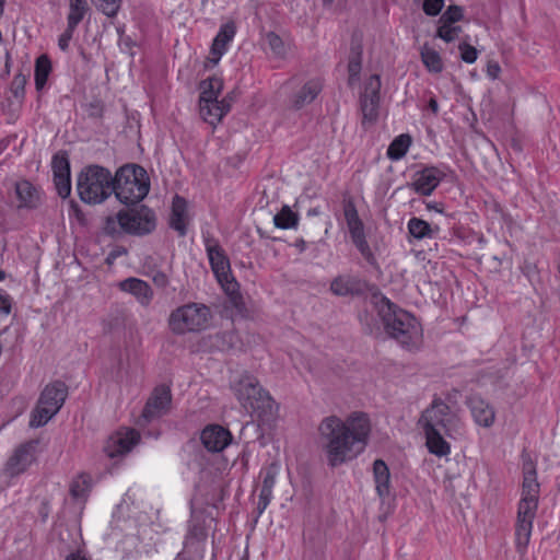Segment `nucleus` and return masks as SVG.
Returning <instances> with one entry per match:
<instances>
[{
	"label": "nucleus",
	"instance_id": "54",
	"mask_svg": "<svg viewBox=\"0 0 560 560\" xmlns=\"http://www.w3.org/2000/svg\"><path fill=\"white\" fill-rule=\"evenodd\" d=\"M427 209L442 212V210L435 203L432 202L427 203Z\"/></svg>",
	"mask_w": 560,
	"mask_h": 560
},
{
	"label": "nucleus",
	"instance_id": "37",
	"mask_svg": "<svg viewBox=\"0 0 560 560\" xmlns=\"http://www.w3.org/2000/svg\"><path fill=\"white\" fill-rule=\"evenodd\" d=\"M51 70L50 60L47 56H39L35 65V84L37 89H42L48 79Z\"/></svg>",
	"mask_w": 560,
	"mask_h": 560
},
{
	"label": "nucleus",
	"instance_id": "36",
	"mask_svg": "<svg viewBox=\"0 0 560 560\" xmlns=\"http://www.w3.org/2000/svg\"><path fill=\"white\" fill-rule=\"evenodd\" d=\"M330 290L336 295H348L354 293L357 288V281L349 277H337L332 280L330 284Z\"/></svg>",
	"mask_w": 560,
	"mask_h": 560
},
{
	"label": "nucleus",
	"instance_id": "11",
	"mask_svg": "<svg viewBox=\"0 0 560 560\" xmlns=\"http://www.w3.org/2000/svg\"><path fill=\"white\" fill-rule=\"evenodd\" d=\"M116 223L124 232L139 235L147 234L155 228V215L147 208L119 211L115 218L107 219L106 229L109 232H116Z\"/></svg>",
	"mask_w": 560,
	"mask_h": 560
},
{
	"label": "nucleus",
	"instance_id": "38",
	"mask_svg": "<svg viewBox=\"0 0 560 560\" xmlns=\"http://www.w3.org/2000/svg\"><path fill=\"white\" fill-rule=\"evenodd\" d=\"M56 412L51 411L48 407L37 402L36 407L31 413L30 427L39 428L45 425Z\"/></svg>",
	"mask_w": 560,
	"mask_h": 560
},
{
	"label": "nucleus",
	"instance_id": "16",
	"mask_svg": "<svg viewBox=\"0 0 560 560\" xmlns=\"http://www.w3.org/2000/svg\"><path fill=\"white\" fill-rule=\"evenodd\" d=\"M380 88L381 81L377 75H372L365 84L361 98L362 114L365 121L372 122L377 117Z\"/></svg>",
	"mask_w": 560,
	"mask_h": 560
},
{
	"label": "nucleus",
	"instance_id": "30",
	"mask_svg": "<svg viewBox=\"0 0 560 560\" xmlns=\"http://www.w3.org/2000/svg\"><path fill=\"white\" fill-rule=\"evenodd\" d=\"M407 229L409 234L416 240L432 238L440 231L439 226H432L427 221L416 217L409 219Z\"/></svg>",
	"mask_w": 560,
	"mask_h": 560
},
{
	"label": "nucleus",
	"instance_id": "26",
	"mask_svg": "<svg viewBox=\"0 0 560 560\" xmlns=\"http://www.w3.org/2000/svg\"><path fill=\"white\" fill-rule=\"evenodd\" d=\"M19 207L35 208L40 202L39 190L28 180H20L15 185Z\"/></svg>",
	"mask_w": 560,
	"mask_h": 560
},
{
	"label": "nucleus",
	"instance_id": "53",
	"mask_svg": "<svg viewBox=\"0 0 560 560\" xmlns=\"http://www.w3.org/2000/svg\"><path fill=\"white\" fill-rule=\"evenodd\" d=\"M429 107L431 108V110H432L434 114H436V113L439 112V105H438L436 100L431 98V100L429 101Z\"/></svg>",
	"mask_w": 560,
	"mask_h": 560
},
{
	"label": "nucleus",
	"instance_id": "48",
	"mask_svg": "<svg viewBox=\"0 0 560 560\" xmlns=\"http://www.w3.org/2000/svg\"><path fill=\"white\" fill-rule=\"evenodd\" d=\"M11 300L8 294L0 293V318L7 317L11 312Z\"/></svg>",
	"mask_w": 560,
	"mask_h": 560
},
{
	"label": "nucleus",
	"instance_id": "28",
	"mask_svg": "<svg viewBox=\"0 0 560 560\" xmlns=\"http://www.w3.org/2000/svg\"><path fill=\"white\" fill-rule=\"evenodd\" d=\"M235 33L236 28L233 22L222 24L212 42V52L215 56H223L228 51L229 44L233 40Z\"/></svg>",
	"mask_w": 560,
	"mask_h": 560
},
{
	"label": "nucleus",
	"instance_id": "47",
	"mask_svg": "<svg viewBox=\"0 0 560 560\" xmlns=\"http://www.w3.org/2000/svg\"><path fill=\"white\" fill-rule=\"evenodd\" d=\"M77 27H70L67 23V30L59 36L58 46L61 50H67L72 38L73 32Z\"/></svg>",
	"mask_w": 560,
	"mask_h": 560
},
{
	"label": "nucleus",
	"instance_id": "41",
	"mask_svg": "<svg viewBox=\"0 0 560 560\" xmlns=\"http://www.w3.org/2000/svg\"><path fill=\"white\" fill-rule=\"evenodd\" d=\"M121 1L122 0H97L95 4L105 15L113 18L117 15Z\"/></svg>",
	"mask_w": 560,
	"mask_h": 560
},
{
	"label": "nucleus",
	"instance_id": "2",
	"mask_svg": "<svg viewBox=\"0 0 560 560\" xmlns=\"http://www.w3.org/2000/svg\"><path fill=\"white\" fill-rule=\"evenodd\" d=\"M419 425L425 438V446L436 457H447L452 452L446 438L458 439L465 434V425L460 417L441 398L432 400L423 410Z\"/></svg>",
	"mask_w": 560,
	"mask_h": 560
},
{
	"label": "nucleus",
	"instance_id": "5",
	"mask_svg": "<svg viewBox=\"0 0 560 560\" xmlns=\"http://www.w3.org/2000/svg\"><path fill=\"white\" fill-rule=\"evenodd\" d=\"M377 308L387 332L398 342L408 348L421 343L422 327L411 313L398 308L385 296L377 301Z\"/></svg>",
	"mask_w": 560,
	"mask_h": 560
},
{
	"label": "nucleus",
	"instance_id": "9",
	"mask_svg": "<svg viewBox=\"0 0 560 560\" xmlns=\"http://www.w3.org/2000/svg\"><path fill=\"white\" fill-rule=\"evenodd\" d=\"M205 247L218 282L225 293L235 300L238 295V284L232 276L230 260L223 248L217 240L211 237L205 240Z\"/></svg>",
	"mask_w": 560,
	"mask_h": 560
},
{
	"label": "nucleus",
	"instance_id": "24",
	"mask_svg": "<svg viewBox=\"0 0 560 560\" xmlns=\"http://www.w3.org/2000/svg\"><path fill=\"white\" fill-rule=\"evenodd\" d=\"M469 408L476 424L490 428L495 420V412L493 408L483 399L479 397H472L469 400Z\"/></svg>",
	"mask_w": 560,
	"mask_h": 560
},
{
	"label": "nucleus",
	"instance_id": "35",
	"mask_svg": "<svg viewBox=\"0 0 560 560\" xmlns=\"http://www.w3.org/2000/svg\"><path fill=\"white\" fill-rule=\"evenodd\" d=\"M91 489V477L86 474L75 476L70 483V493L74 499H84Z\"/></svg>",
	"mask_w": 560,
	"mask_h": 560
},
{
	"label": "nucleus",
	"instance_id": "17",
	"mask_svg": "<svg viewBox=\"0 0 560 560\" xmlns=\"http://www.w3.org/2000/svg\"><path fill=\"white\" fill-rule=\"evenodd\" d=\"M171 401L172 396L170 388L166 386L156 387L143 409V418L150 421L161 417L170 409Z\"/></svg>",
	"mask_w": 560,
	"mask_h": 560
},
{
	"label": "nucleus",
	"instance_id": "56",
	"mask_svg": "<svg viewBox=\"0 0 560 560\" xmlns=\"http://www.w3.org/2000/svg\"><path fill=\"white\" fill-rule=\"evenodd\" d=\"M334 0H323L324 4L325 5H330L332 3Z\"/></svg>",
	"mask_w": 560,
	"mask_h": 560
},
{
	"label": "nucleus",
	"instance_id": "33",
	"mask_svg": "<svg viewBox=\"0 0 560 560\" xmlns=\"http://www.w3.org/2000/svg\"><path fill=\"white\" fill-rule=\"evenodd\" d=\"M411 137L409 135H400L396 137L388 147L387 155L393 161H398L406 155L410 145Z\"/></svg>",
	"mask_w": 560,
	"mask_h": 560
},
{
	"label": "nucleus",
	"instance_id": "44",
	"mask_svg": "<svg viewBox=\"0 0 560 560\" xmlns=\"http://www.w3.org/2000/svg\"><path fill=\"white\" fill-rule=\"evenodd\" d=\"M460 58L466 63H474L478 58V51L469 44H460L458 46Z\"/></svg>",
	"mask_w": 560,
	"mask_h": 560
},
{
	"label": "nucleus",
	"instance_id": "10",
	"mask_svg": "<svg viewBox=\"0 0 560 560\" xmlns=\"http://www.w3.org/2000/svg\"><path fill=\"white\" fill-rule=\"evenodd\" d=\"M323 82L319 78L291 79L283 85V92L288 94L285 108L290 112H299L315 101L322 92Z\"/></svg>",
	"mask_w": 560,
	"mask_h": 560
},
{
	"label": "nucleus",
	"instance_id": "32",
	"mask_svg": "<svg viewBox=\"0 0 560 560\" xmlns=\"http://www.w3.org/2000/svg\"><path fill=\"white\" fill-rule=\"evenodd\" d=\"M67 23L70 27H77L84 19L89 4L86 0H68Z\"/></svg>",
	"mask_w": 560,
	"mask_h": 560
},
{
	"label": "nucleus",
	"instance_id": "50",
	"mask_svg": "<svg viewBox=\"0 0 560 560\" xmlns=\"http://www.w3.org/2000/svg\"><path fill=\"white\" fill-rule=\"evenodd\" d=\"M222 56H215L210 49V56L205 60L203 67L205 69H212L218 66Z\"/></svg>",
	"mask_w": 560,
	"mask_h": 560
},
{
	"label": "nucleus",
	"instance_id": "6",
	"mask_svg": "<svg viewBox=\"0 0 560 560\" xmlns=\"http://www.w3.org/2000/svg\"><path fill=\"white\" fill-rule=\"evenodd\" d=\"M212 323L210 308L202 304L190 302L174 308L167 318V327L175 336L197 334L208 329Z\"/></svg>",
	"mask_w": 560,
	"mask_h": 560
},
{
	"label": "nucleus",
	"instance_id": "23",
	"mask_svg": "<svg viewBox=\"0 0 560 560\" xmlns=\"http://www.w3.org/2000/svg\"><path fill=\"white\" fill-rule=\"evenodd\" d=\"M119 290L131 294L141 305H149L153 298V291L148 282L138 278H128L120 281Z\"/></svg>",
	"mask_w": 560,
	"mask_h": 560
},
{
	"label": "nucleus",
	"instance_id": "45",
	"mask_svg": "<svg viewBox=\"0 0 560 560\" xmlns=\"http://www.w3.org/2000/svg\"><path fill=\"white\" fill-rule=\"evenodd\" d=\"M463 19V9L458 5H451L441 16V21L456 23Z\"/></svg>",
	"mask_w": 560,
	"mask_h": 560
},
{
	"label": "nucleus",
	"instance_id": "3",
	"mask_svg": "<svg viewBox=\"0 0 560 560\" xmlns=\"http://www.w3.org/2000/svg\"><path fill=\"white\" fill-rule=\"evenodd\" d=\"M230 388L241 406L260 423L268 424L276 419L278 405L255 376L237 374L231 381Z\"/></svg>",
	"mask_w": 560,
	"mask_h": 560
},
{
	"label": "nucleus",
	"instance_id": "27",
	"mask_svg": "<svg viewBox=\"0 0 560 560\" xmlns=\"http://www.w3.org/2000/svg\"><path fill=\"white\" fill-rule=\"evenodd\" d=\"M261 46L265 51L276 58H285L291 49L290 43L273 32H268L262 36Z\"/></svg>",
	"mask_w": 560,
	"mask_h": 560
},
{
	"label": "nucleus",
	"instance_id": "13",
	"mask_svg": "<svg viewBox=\"0 0 560 560\" xmlns=\"http://www.w3.org/2000/svg\"><path fill=\"white\" fill-rule=\"evenodd\" d=\"M140 435L133 429L122 428L114 432L106 441L104 452L110 458L124 456L139 442Z\"/></svg>",
	"mask_w": 560,
	"mask_h": 560
},
{
	"label": "nucleus",
	"instance_id": "4",
	"mask_svg": "<svg viewBox=\"0 0 560 560\" xmlns=\"http://www.w3.org/2000/svg\"><path fill=\"white\" fill-rule=\"evenodd\" d=\"M539 498V483L534 464L526 460L523 464V483L516 521V545L524 549L529 542L533 523L536 517Z\"/></svg>",
	"mask_w": 560,
	"mask_h": 560
},
{
	"label": "nucleus",
	"instance_id": "49",
	"mask_svg": "<svg viewBox=\"0 0 560 560\" xmlns=\"http://www.w3.org/2000/svg\"><path fill=\"white\" fill-rule=\"evenodd\" d=\"M487 77L491 80H497L501 73V67L497 61H489L486 69Z\"/></svg>",
	"mask_w": 560,
	"mask_h": 560
},
{
	"label": "nucleus",
	"instance_id": "7",
	"mask_svg": "<svg viewBox=\"0 0 560 560\" xmlns=\"http://www.w3.org/2000/svg\"><path fill=\"white\" fill-rule=\"evenodd\" d=\"M150 180L144 168L135 164L121 166L113 178V191L116 198L132 205L141 201L149 192Z\"/></svg>",
	"mask_w": 560,
	"mask_h": 560
},
{
	"label": "nucleus",
	"instance_id": "34",
	"mask_svg": "<svg viewBox=\"0 0 560 560\" xmlns=\"http://www.w3.org/2000/svg\"><path fill=\"white\" fill-rule=\"evenodd\" d=\"M299 215L289 206H283L273 217V223L278 229L290 230L298 226Z\"/></svg>",
	"mask_w": 560,
	"mask_h": 560
},
{
	"label": "nucleus",
	"instance_id": "22",
	"mask_svg": "<svg viewBox=\"0 0 560 560\" xmlns=\"http://www.w3.org/2000/svg\"><path fill=\"white\" fill-rule=\"evenodd\" d=\"M230 103L225 98L211 100L210 102L199 101V110L202 119L215 126L230 110Z\"/></svg>",
	"mask_w": 560,
	"mask_h": 560
},
{
	"label": "nucleus",
	"instance_id": "57",
	"mask_svg": "<svg viewBox=\"0 0 560 560\" xmlns=\"http://www.w3.org/2000/svg\"><path fill=\"white\" fill-rule=\"evenodd\" d=\"M208 1H209V0H202V1H201L202 5L205 7V5H206V3H207Z\"/></svg>",
	"mask_w": 560,
	"mask_h": 560
},
{
	"label": "nucleus",
	"instance_id": "39",
	"mask_svg": "<svg viewBox=\"0 0 560 560\" xmlns=\"http://www.w3.org/2000/svg\"><path fill=\"white\" fill-rule=\"evenodd\" d=\"M462 33V27L456 25L455 23L444 22L440 20V25L438 28V37L443 39L446 43L453 42L458 38Z\"/></svg>",
	"mask_w": 560,
	"mask_h": 560
},
{
	"label": "nucleus",
	"instance_id": "29",
	"mask_svg": "<svg viewBox=\"0 0 560 560\" xmlns=\"http://www.w3.org/2000/svg\"><path fill=\"white\" fill-rule=\"evenodd\" d=\"M223 90V79L219 74H214L202 80L199 83V101L210 102L211 100H219V95Z\"/></svg>",
	"mask_w": 560,
	"mask_h": 560
},
{
	"label": "nucleus",
	"instance_id": "43",
	"mask_svg": "<svg viewBox=\"0 0 560 560\" xmlns=\"http://www.w3.org/2000/svg\"><path fill=\"white\" fill-rule=\"evenodd\" d=\"M54 183L58 195L61 198H67L71 192V179L70 175L54 176Z\"/></svg>",
	"mask_w": 560,
	"mask_h": 560
},
{
	"label": "nucleus",
	"instance_id": "19",
	"mask_svg": "<svg viewBox=\"0 0 560 560\" xmlns=\"http://www.w3.org/2000/svg\"><path fill=\"white\" fill-rule=\"evenodd\" d=\"M345 217L351 240L363 256L371 254L370 246L365 240V233L362 221L359 219L354 209H346Z\"/></svg>",
	"mask_w": 560,
	"mask_h": 560
},
{
	"label": "nucleus",
	"instance_id": "42",
	"mask_svg": "<svg viewBox=\"0 0 560 560\" xmlns=\"http://www.w3.org/2000/svg\"><path fill=\"white\" fill-rule=\"evenodd\" d=\"M362 67V60H361V54L355 52L353 56H351L349 63H348V72H349V83L353 84L359 79V74L361 72Z\"/></svg>",
	"mask_w": 560,
	"mask_h": 560
},
{
	"label": "nucleus",
	"instance_id": "52",
	"mask_svg": "<svg viewBox=\"0 0 560 560\" xmlns=\"http://www.w3.org/2000/svg\"><path fill=\"white\" fill-rule=\"evenodd\" d=\"M153 281H154L158 285H160V287H165V285L167 284V282H168L166 275H165V273H163V272H159V273H156V275L153 277Z\"/></svg>",
	"mask_w": 560,
	"mask_h": 560
},
{
	"label": "nucleus",
	"instance_id": "46",
	"mask_svg": "<svg viewBox=\"0 0 560 560\" xmlns=\"http://www.w3.org/2000/svg\"><path fill=\"white\" fill-rule=\"evenodd\" d=\"M444 5V0H424L423 11L425 14L435 16L438 15Z\"/></svg>",
	"mask_w": 560,
	"mask_h": 560
},
{
	"label": "nucleus",
	"instance_id": "15",
	"mask_svg": "<svg viewBox=\"0 0 560 560\" xmlns=\"http://www.w3.org/2000/svg\"><path fill=\"white\" fill-rule=\"evenodd\" d=\"M280 470V464L273 462L260 471V476L262 478V485L258 498V509L260 513L266 510L273 498V488L277 483Z\"/></svg>",
	"mask_w": 560,
	"mask_h": 560
},
{
	"label": "nucleus",
	"instance_id": "51",
	"mask_svg": "<svg viewBox=\"0 0 560 560\" xmlns=\"http://www.w3.org/2000/svg\"><path fill=\"white\" fill-rule=\"evenodd\" d=\"M66 560H89L82 549H78L75 552H71Z\"/></svg>",
	"mask_w": 560,
	"mask_h": 560
},
{
	"label": "nucleus",
	"instance_id": "14",
	"mask_svg": "<svg viewBox=\"0 0 560 560\" xmlns=\"http://www.w3.org/2000/svg\"><path fill=\"white\" fill-rule=\"evenodd\" d=\"M445 177V173L434 166L417 172L411 183L412 189L422 196H430Z\"/></svg>",
	"mask_w": 560,
	"mask_h": 560
},
{
	"label": "nucleus",
	"instance_id": "18",
	"mask_svg": "<svg viewBox=\"0 0 560 560\" xmlns=\"http://www.w3.org/2000/svg\"><path fill=\"white\" fill-rule=\"evenodd\" d=\"M203 446L210 452H221L231 443V433L221 425L205 428L200 435Z\"/></svg>",
	"mask_w": 560,
	"mask_h": 560
},
{
	"label": "nucleus",
	"instance_id": "31",
	"mask_svg": "<svg viewBox=\"0 0 560 560\" xmlns=\"http://www.w3.org/2000/svg\"><path fill=\"white\" fill-rule=\"evenodd\" d=\"M421 60L427 68L428 71L433 73H440L443 68L444 63L442 60V57L439 51H436L433 47L429 45H423L421 47Z\"/></svg>",
	"mask_w": 560,
	"mask_h": 560
},
{
	"label": "nucleus",
	"instance_id": "21",
	"mask_svg": "<svg viewBox=\"0 0 560 560\" xmlns=\"http://www.w3.org/2000/svg\"><path fill=\"white\" fill-rule=\"evenodd\" d=\"M189 222L190 213L187 201L179 196H175L172 202V212L170 217L171 228L183 236L187 232Z\"/></svg>",
	"mask_w": 560,
	"mask_h": 560
},
{
	"label": "nucleus",
	"instance_id": "1",
	"mask_svg": "<svg viewBox=\"0 0 560 560\" xmlns=\"http://www.w3.org/2000/svg\"><path fill=\"white\" fill-rule=\"evenodd\" d=\"M372 431V419L362 410L351 411L345 418L325 417L317 432L327 464L338 467L358 458L366 450Z\"/></svg>",
	"mask_w": 560,
	"mask_h": 560
},
{
	"label": "nucleus",
	"instance_id": "58",
	"mask_svg": "<svg viewBox=\"0 0 560 560\" xmlns=\"http://www.w3.org/2000/svg\"><path fill=\"white\" fill-rule=\"evenodd\" d=\"M0 3H3V4H4V3H5V0H0Z\"/></svg>",
	"mask_w": 560,
	"mask_h": 560
},
{
	"label": "nucleus",
	"instance_id": "25",
	"mask_svg": "<svg viewBox=\"0 0 560 560\" xmlns=\"http://www.w3.org/2000/svg\"><path fill=\"white\" fill-rule=\"evenodd\" d=\"M66 396L67 393L62 384H50L42 392L38 404L48 407L51 411L57 413L62 407Z\"/></svg>",
	"mask_w": 560,
	"mask_h": 560
},
{
	"label": "nucleus",
	"instance_id": "20",
	"mask_svg": "<svg viewBox=\"0 0 560 560\" xmlns=\"http://www.w3.org/2000/svg\"><path fill=\"white\" fill-rule=\"evenodd\" d=\"M373 480L377 497L385 502L392 495V478L388 466L382 459L373 463Z\"/></svg>",
	"mask_w": 560,
	"mask_h": 560
},
{
	"label": "nucleus",
	"instance_id": "12",
	"mask_svg": "<svg viewBox=\"0 0 560 560\" xmlns=\"http://www.w3.org/2000/svg\"><path fill=\"white\" fill-rule=\"evenodd\" d=\"M40 454L39 442L32 440L18 445L5 460L2 472L8 478H16L37 464Z\"/></svg>",
	"mask_w": 560,
	"mask_h": 560
},
{
	"label": "nucleus",
	"instance_id": "8",
	"mask_svg": "<svg viewBox=\"0 0 560 560\" xmlns=\"http://www.w3.org/2000/svg\"><path fill=\"white\" fill-rule=\"evenodd\" d=\"M77 190L80 199L90 205L103 202L113 191V177L108 170L89 166L78 176Z\"/></svg>",
	"mask_w": 560,
	"mask_h": 560
},
{
	"label": "nucleus",
	"instance_id": "40",
	"mask_svg": "<svg viewBox=\"0 0 560 560\" xmlns=\"http://www.w3.org/2000/svg\"><path fill=\"white\" fill-rule=\"evenodd\" d=\"M51 168L54 176L70 175L69 161L65 154H56L52 158Z\"/></svg>",
	"mask_w": 560,
	"mask_h": 560
},
{
	"label": "nucleus",
	"instance_id": "55",
	"mask_svg": "<svg viewBox=\"0 0 560 560\" xmlns=\"http://www.w3.org/2000/svg\"><path fill=\"white\" fill-rule=\"evenodd\" d=\"M5 273L4 271L0 270V281L4 280Z\"/></svg>",
	"mask_w": 560,
	"mask_h": 560
}]
</instances>
